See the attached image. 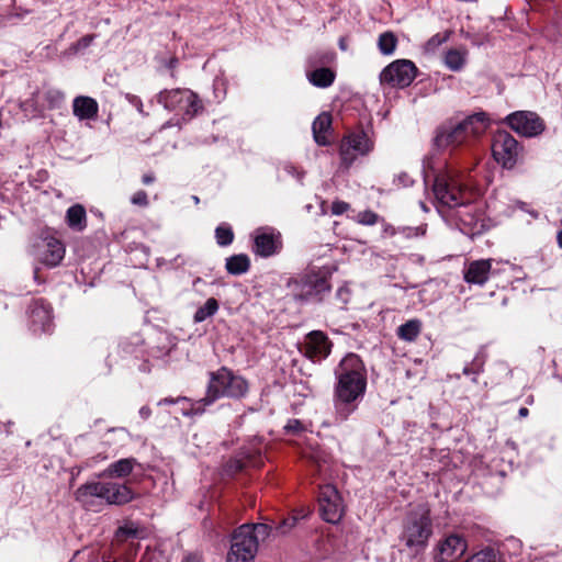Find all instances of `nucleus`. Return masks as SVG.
<instances>
[{"instance_id":"obj_33","label":"nucleus","mask_w":562,"mask_h":562,"mask_svg":"<svg viewBox=\"0 0 562 562\" xmlns=\"http://www.w3.org/2000/svg\"><path fill=\"white\" fill-rule=\"evenodd\" d=\"M467 562H502L497 553L494 549L486 548L483 549L475 554H473L471 558L467 560Z\"/></svg>"},{"instance_id":"obj_36","label":"nucleus","mask_w":562,"mask_h":562,"mask_svg":"<svg viewBox=\"0 0 562 562\" xmlns=\"http://www.w3.org/2000/svg\"><path fill=\"white\" fill-rule=\"evenodd\" d=\"M356 221L362 225H374L379 221V215L372 211H362L357 215Z\"/></svg>"},{"instance_id":"obj_18","label":"nucleus","mask_w":562,"mask_h":562,"mask_svg":"<svg viewBox=\"0 0 562 562\" xmlns=\"http://www.w3.org/2000/svg\"><path fill=\"white\" fill-rule=\"evenodd\" d=\"M465 550V540L458 535H450L439 546V562H453L461 558Z\"/></svg>"},{"instance_id":"obj_27","label":"nucleus","mask_w":562,"mask_h":562,"mask_svg":"<svg viewBox=\"0 0 562 562\" xmlns=\"http://www.w3.org/2000/svg\"><path fill=\"white\" fill-rule=\"evenodd\" d=\"M225 268L234 276L246 273L250 268L249 257L245 254L234 255L226 259Z\"/></svg>"},{"instance_id":"obj_53","label":"nucleus","mask_w":562,"mask_h":562,"mask_svg":"<svg viewBox=\"0 0 562 562\" xmlns=\"http://www.w3.org/2000/svg\"><path fill=\"white\" fill-rule=\"evenodd\" d=\"M177 63H178V59H177V58H172V59L170 60L169 67H170V68L176 67Z\"/></svg>"},{"instance_id":"obj_52","label":"nucleus","mask_w":562,"mask_h":562,"mask_svg":"<svg viewBox=\"0 0 562 562\" xmlns=\"http://www.w3.org/2000/svg\"><path fill=\"white\" fill-rule=\"evenodd\" d=\"M557 243L560 248H562V229L558 232L557 234Z\"/></svg>"},{"instance_id":"obj_3","label":"nucleus","mask_w":562,"mask_h":562,"mask_svg":"<svg viewBox=\"0 0 562 562\" xmlns=\"http://www.w3.org/2000/svg\"><path fill=\"white\" fill-rule=\"evenodd\" d=\"M249 390L248 382L232 370L222 367L210 373L206 395L202 400L204 405H210L221 397L241 398Z\"/></svg>"},{"instance_id":"obj_20","label":"nucleus","mask_w":562,"mask_h":562,"mask_svg":"<svg viewBox=\"0 0 562 562\" xmlns=\"http://www.w3.org/2000/svg\"><path fill=\"white\" fill-rule=\"evenodd\" d=\"M98 103L90 97H77L72 103L74 115L79 120H92L98 115Z\"/></svg>"},{"instance_id":"obj_22","label":"nucleus","mask_w":562,"mask_h":562,"mask_svg":"<svg viewBox=\"0 0 562 562\" xmlns=\"http://www.w3.org/2000/svg\"><path fill=\"white\" fill-rule=\"evenodd\" d=\"M67 225L77 232H82L87 227V214L81 204H75L67 210Z\"/></svg>"},{"instance_id":"obj_16","label":"nucleus","mask_w":562,"mask_h":562,"mask_svg":"<svg viewBox=\"0 0 562 562\" xmlns=\"http://www.w3.org/2000/svg\"><path fill=\"white\" fill-rule=\"evenodd\" d=\"M331 351V342L328 337L319 330L310 333L304 342V355L312 361H322Z\"/></svg>"},{"instance_id":"obj_43","label":"nucleus","mask_w":562,"mask_h":562,"mask_svg":"<svg viewBox=\"0 0 562 562\" xmlns=\"http://www.w3.org/2000/svg\"><path fill=\"white\" fill-rule=\"evenodd\" d=\"M93 38H94L93 35H86L78 41V46L86 48L92 43Z\"/></svg>"},{"instance_id":"obj_45","label":"nucleus","mask_w":562,"mask_h":562,"mask_svg":"<svg viewBox=\"0 0 562 562\" xmlns=\"http://www.w3.org/2000/svg\"><path fill=\"white\" fill-rule=\"evenodd\" d=\"M151 414V409L148 406H143L139 409V415L143 419H147Z\"/></svg>"},{"instance_id":"obj_4","label":"nucleus","mask_w":562,"mask_h":562,"mask_svg":"<svg viewBox=\"0 0 562 562\" xmlns=\"http://www.w3.org/2000/svg\"><path fill=\"white\" fill-rule=\"evenodd\" d=\"M432 191L437 202L442 206L452 209L469 202L461 173L453 168H446L436 175Z\"/></svg>"},{"instance_id":"obj_14","label":"nucleus","mask_w":562,"mask_h":562,"mask_svg":"<svg viewBox=\"0 0 562 562\" xmlns=\"http://www.w3.org/2000/svg\"><path fill=\"white\" fill-rule=\"evenodd\" d=\"M319 512L323 519L330 524H337L344 515V505L337 488L330 484L321 487Z\"/></svg>"},{"instance_id":"obj_55","label":"nucleus","mask_w":562,"mask_h":562,"mask_svg":"<svg viewBox=\"0 0 562 562\" xmlns=\"http://www.w3.org/2000/svg\"><path fill=\"white\" fill-rule=\"evenodd\" d=\"M307 513H302L301 518L305 517Z\"/></svg>"},{"instance_id":"obj_2","label":"nucleus","mask_w":562,"mask_h":562,"mask_svg":"<svg viewBox=\"0 0 562 562\" xmlns=\"http://www.w3.org/2000/svg\"><path fill=\"white\" fill-rule=\"evenodd\" d=\"M488 125L490 121L483 112L472 114L457 124L442 125L435 136V146L439 149L457 148L467 144L472 137L484 134Z\"/></svg>"},{"instance_id":"obj_51","label":"nucleus","mask_w":562,"mask_h":562,"mask_svg":"<svg viewBox=\"0 0 562 562\" xmlns=\"http://www.w3.org/2000/svg\"><path fill=\"white\" fill-rule=\"evenodd\" d=\"M518 414H519V416H520V417H526V416H528L529 411H528V408H526V407H521V408L519 409Z\"/></svg>"},{"instance_id":"obj_26","label":"nucleus","mask_w":562,"mask_h":562,"mask_svg":"<svg viewBox=\"0 0 562 562\" xmlns=\"http://www.w3.org/2000/svg\"><path fill=\"white\" fill-rule=\"evenodd\" d=\"M135 498V493L126 485L113 482L109 505H124Z\"/></svg>"},{"instance_id":"obj_47","label":"nucleus","mask_w":562,"mask_h":562,"mask_svg":"<svg viewBox=\"0 0 562 562\" xmlns=\"http://www.w3.org/2000/svg\"><path fill=\"white\" fill-rule=\"evenodd\" d=\"M463 374H465V375H470V374L477 375V373L475 372L474 368H472L470 364H467L463 368Z\"/></svg>"},{"instance_id":"obj_5","label":"nucleus","mask_w":562,"mask_h":562,"mask_svg":"<svg viewBox=\"0 0 562 562\" xmlns=\"http://www.w3.org/2000/svg\"><path fill=\"white\" fill-rule=\"evenodd\" d=\"M429 510L419 506L412 510L406 518L402 540L409 548H423L431 535Z\"/></svg>"},{"instance_id":"obj_8","label":"nucleus","mask_w":562,"mask_h":562,"mask_svg":"<svg viewBox=\"0 0 562 562\" xmlns=\"http://www.w3.org/2000/svg\"><path fill=\"white\" fill-rule=\"evenodd\" d=\"M288 288L296 301L305 302L329 291L330 286L325 277L312 272L289 280Z\"/></svg>"},{"instance_id":"obj_46","label":"nucleus","mask_w":562,"mask_h":562,"mask_svg":"<svg viewBox=\"0 0 562 562\" xmlns=\"http://www.w3.org/2000/svg\"><path fill=\"white\" fill-rule=\"evenodd\" d=\"M181 398H178V400H175V398H171V397H166V398H162L158 402V405H164V404H175L177 403L178 401H180Z\"/></svg>"},{"instance_id":"obj_10","label":"nucleus","mask_w":562,"mask_h":562,"mask_svg":"<svg viewBox=\"0 0 562 562\" xmlns=\"http://www.w3.org/2000/svg\"><path fill=\"white\" fill-rule=\"evenodd\" d=\"M522 147L515 137L505 131L494 135L492 153L494 159L506 169H512L521 156Z\"/></svg>"},{"instance_id":"obj_1","label":"nucleus","mask_w":562,"mask_h":562,"mask_svg":"<svg viewBox=\"0 0 562 562\" xmlns=\"http://www.w3.org/2000/svg\"><path fill=\"white\" fill-rule=\"evenodd\" d=\"M335 409L337 423H342L356 411V402L364 395L367 372L356 353H348L335 369Z\"/></svg>"},{"instance_id":"obj_44","label":"nucleus","mask_w":562,"mask_h":562,"mask_svg":"<svg viewBox=\"0 0 562 562\" xmlns=\"http://www.w3.org/2000/svg\"><path fill=\"white\" fill-rule=\"evenodd\" d=\"M155 175L154 173H146L142 178V182L146 186L151 184L155 181Z\"/></svg>"},{"instance_id":"obj_9","label":"nucleus","mask_w":562,"mask_h":562,"mask_svg":"<svg viewBox=\"0 0 562 562\" xmlns=\"http://www.w3.org/2000/svg\"><path fill=\"white\" fill-rule=\"evenodd\" d=\"M374 142L363 131L352 132L346 135L340 143L339 156L341 165L349 168L358 156H366L372 151Z\"/></svg>"},{"instance_id":"obj_48","label":"nucleus","mask_w":562,"mask_h":562,"mask_svg":"<svg viewBox=\"0 0 562 562\" xmlns=\"http://www.w3.org/2000/svg\"><path fill=\"white\" fill-rule=\"evenodd\" d=\"M182 562H202V560L200 557L191 554L186 557Z\"/></svg>"},{"instance_id":"obj_34","label":"nucleus","mask_w":562,"mask_h":562,"mask_svg":"<svg viewBox=\"0 0 562 562\" xmlns=\"http://www.w3.org/2000/svg\"><path fill=\"white\" fill-rule=\"evenodd\" d=\"M449 36L450 32L448 31L435 34L426 42L424 46L425 50L427 53H434L439 46L448 41Z\"/></svg>"},{"instance_id":"obj_11","label":"nucleus","mask_w":562,"mask_h":562,"mask_svg":"<svg viewBox=\"0 0 562 562\" xmlns=\"http://www.w3.org/2000/svg\"><path fill=\"white\" fill-rule=\"evenodd\" d=\"M417 68L408 59H397L386 66L380 74L382 85L404 88L411 85L416 77Z\"/></svg>"},{"instance_id":"obj_37","label":"nucleus","mask_w":562,"mask_h":562,"mask_svg":"<svg viewBox=\"0 0 562 562\" xmlns=\"http://www.w3.org/2000/svg\"><path fill=\"white\" fill-rule=\"evenodd\" d=\"M131 202L134 205L143 206V207H145L149 204L147 193L143 190L135 192L131 198Z\"/></svg>"},{"instance_id":"obj_49","label":"nucleus","mask_w":562,"mask_h":562,"mask_svg":"<svg viewBox=\"0 0 562 562\" xmlns=\"http://www.w3.org/2000/svg\"><path fill=\"white\" fill-rule=\"evenodd\" d=\"M402 181L404 187H407L413 183L412 178L407 173H403Z\"/></svg>"},{"instance_id":"obj_7","label":"nucleus","mask_w":562,"mask_h":562,"mask_svg":"<svg viewBox=\"0 0 562 562\" xmlns=\"http://www.w3.org/2000/svg\"><path fill=\"white\" fill-rule=\"evenodd\" d=\"M158 102L166 109L181 112L189 117L202 110L201 100L189 89L164 90L158 94Z\"/></svg>"},{"instance_id":"obj_54","label":"nucleus","mask_w":562,"mask_h":562,"mask_svg":"<svg viewBox=\"0 0 562 562\" xmlns=\"http://www.w3.org/2000/svg\"><path fill=\"white\" fill-rule=\"evenodd\" d=\"M340 47H341L342 49H346V47H345V43H344L342 41H340Z\"/></svg>"},{"instance_id":"obj_32","label":"nucleus","mask_w":562,"mask_h":562,"mask_svg":"<svg viewBox=\"0 0 562 562\" xmlns=\"http://www.w3.org/2000/svg\"><path fill=\"white\" fill-rule=\"evenodd\" d=\"M215 238L220 246H228L234 240L233 229L227 224H222L215 229Z\"/></svg>"},{"instance_id":"obj_15","label":"nucleus","mask_w":562,"mask_h":562,"mask_svg":"<svg viewBox=\"0 0 562 562\" xmlns=\"http://www.w3.org/2000/svg\"><path fill=\"white\" fill-rule=\"evenodd\" d=\"M66 248L61 240L46 236L35 245L36 258L47 267L58 266L65 257Z\"/></svg>"},{"instance_id":"obj_21","label":"nucleus","mask_w":562,"mask_h":562,"mask_svg":"<svg viewBox=\"0 0 562 562\" xmlns=\"http://www.w3.org/2000/svg\"><path fill=\"white\" fill-rule=\"evenodd\" d=\"M331 128V115L327 112L321 113L313 122L312 130L315 142L321 146L329 144L327 134Z\"/></svg>"},{"instance_id":"obj_17","label":"nucleus","mask_w":562,"mask_h":562,"mask_svg":"<svg viewBox=\"0 0 562 562\" xmlns=\"http://www.w3.org/2000/svg\"><path fill=\"white\" fill-rule=\"evenodd\" d=\"M282 243L280 235L265 228L257 229L254 236L252 251L263 258L280 251Z\"/></svg>"},{"instance_id":"obj_29","label":"nucleus","mask_w":562,"mask_h":562,"mask_svg":"<svg viewBox=\"0 0 562 562\" xmlns=\"http://www.w3.org/2000/svg\"><path fill=\"white\" fill-rule=\"evenodd\" d=\"M422 331V322L419 319H411L401 325L397 330V337L405 341H414Z\"/></svg>"},{"instance_id":"obj_13","label":"nucleus","mask_w":562,"mask_h":562,"mask_svg":"<svg viewBox=\"0 0 562 562\" xmlns=\"http://www.w3.org/2000/svg\"><path fill=\"white\" fill-rule=\"evenodd\" d=\"M506 123L512 130L525 137H536L546 128L543 120L531 111L514 112L506 117Z\"/></svg>"},{"instance_id":"obj_42","label":"nucleus","mask_w":562,"mask_h":562,"mask_svg":"<svg viewBox=\"0 0 562 562\" xmlns=\"http://www.w3.org/2000/svg\"><path fill=\"white\" fill-rule=\"evenodd\" d=\"M250 527L254 530V535L256 537L257 535L267 536L269 533V526L265 524L250 525Z\"/></svg>"},{"instance_id":"obj_41","label":"nucleus","mask_w":562,"mask_h":562,"mask_svg":"<svg viewBox=\"0 0 562 562\" xmlns=\"http://www.w3.org/2000/svg\"><path fill=\"white\" fill-rule=\"evenodd\" d=\"M484 363H485L484 355L483 353H477L474 357V359L472 360V362L470 363V366L472 368H474L475 372L479 374L483 370Z\"/></svg>"},{"instance_id":"obj_35","label":"nucleus","mask_w":562,"mask_h":562,"mask_svg":"<svg viewBox=\"0 0 562 562\" xmlns=\"http://www.w3.org/2000/svg\"><path fill=\"white\" fill-rule=\"evenodd\" d=\"M45 99L50 108H59L65 100V94L59 90H48L45 93Z\"/></svg>"},{"instance_id":"obj_12","label":"nucleus","mask_w":562,"mask_h":562,"mask_svg":"<svg viewBox=\"0 0 562 562\" xmlns=\"http://www.w3.org/2000/svg\"><path fill=\"white\" fill-rule=\"evenodd\" d=\"M113 482H88L75 491V499L88 510H94L98 499L110 503Z\"/></svg>"},{"instance_id":"obj_31","label":"nucleus","mask_w":562,"mask_h":562,"mask_svg":"<svg viewBox=\"0 0 562 562\" xmlns=\"http://www.w3.org/2000/svg\"><path fill=\"white\" fill-rule=\"evenodd\" d=\"M218 310V303L214 297L207 299L205 304L196 310L194 314V322L201 323L205 321L207 317L214 315Z\"/></svg>"},{"instance_id":"obj_50","label":"nucleus","mask_w":562,"mask_h":562,"mask_svg":"<svg viewBox=\"0 0 562 562\" xmlns=\"http://www.w3.org/2000/svg\"><path fill=\"white\" fill-rule=\"evenodd\" d=\"M119 533L134 535V533H135V531H134V530H132V529L123 528V527H122V528H120V529H119Z\"/></svg>"},{"instance_id":"obj_28","label":"nucleus","mask_w":562,"mask_h":562,"mask_svg":"<svg viewBox=\"0 0 562 562\" xmlns=\"http://www.w3.org/2000/svg\"><path fill=\"white\" fill-rule=\"evenodd\" d=\"M310 82L319 88L329 87L335 80V72L329 68H318L307 75Z\"/></svg>"},{"instance_id":"obj_39","label":"nucleus","mask_w":562,"mask_h":562,"mask_svg":"<svg viewBox=\"0 0 562 562\" xmlns=\"http://www.w3.org/2000/svg\"><path fill=\"white\" fill-rule=\"evenodd\" d=\"M350 207V205L347 203V202H344V201H335L333 202L331 204V213L334 215H341L344 214L346 211H348Z\"/></svg>"},{"instance_id":"obj_30","label":"nucleus","mask_w":562,"mask_h":562,"mask_svg":"<svg viewBox=\"0 0 562 562\" xmlns=\"http://www.w3.org/2000/svg\"><path fill=\"white\" fill-rule=\"evenodd\" d=\"M397 45V37L393 32H384L378 38V47L381 54L392 55Z\"/></svg>"},{"instance_id":"obj_19","label":"nucleus","mask_w":562,"mask_h":562,"mask_svg":"<svg viewBox=\"0 0 562 562\" xmlns=\"http://www.w3.org/2000/svg\"><path fill=\"white\" fill-rule=\"evenodd\" d=\"M491 268V259H480L471 261L464 271L465 282L479 285L485 284L486 281L488 280Z\"/></svg>"},{"instance_id":"obj_6","label":"nucleus","mask_w":562,"mask_h":562,"mask_svg":"<svg viewBox=\"0 0 562 562\" xmlns=\"http://www.w3.org/2000/svg\"><path fill=\"white\" fill-rule=\"evenodd\" d=\"M258 551V538L250 525H243L232 536L226 562H252Z\"/></svg>"},{"instance_id":"obj_38","label":"nucleus","mask_w":562,"mask_h":562,"mask_svg":"<svg viewBox=\"0 0 562 562\" xmlns=\"http://www.w3.org/2000/svg\"><path fill=\"white\" fill-rule=\"evenodd\" d=\"M284 429L286 432L300 434L304 430V425L299 419H290Z\"/></svg>"},{"instance_id":"obj_40","label":"nucleus","mask_w":562,"mask_h":562,"mask_svg":"<svg viewBox=\"0 0 562 562\" xmlns=\"http://www.w3.org/2000/svg\"><path fill=\"white\" fill-rule=\"evenodd\" d=\"M297 519H299L297 516H292V517L285 518L279 525L278 529L280 530V532L284 533L295 526Z\"/></svg>"},{"instance_id":"obj_23","label":"nucleus","mask_w":562,"mask_h":562,"mask_svg":"<svg viewBox=\"0 0 562 562\" xmlns=\"http://www.w3.org/2000/svg\"><path fill=\"white\" fill-rule=\"evenodd\" d=\"M135 463H136V461L133 458L121 459L116 462L111 463L103 471L102 476L119 477V479L125 477L130 473H132Z\"/></svg>"},{"instance_id":"obj_24","label":"nucleus","mask_w":562,"mask_h":562,"mask_svg":"<svg viewBox=\"0 0 562 562\" xmlns=\"http://www.w3.org/2000/svg\"><path fill=\"white\" fill-rule=\"evenodd\" d=\"M468 58V50L465 48H451L447 50L443 57L445 65L452 71H460Z\"/></svg>"},{"instance_id":"obj_25","label":"nucleus","mask_w":562,"mask_h":562,"mask_svg":"<svg viewBox=\"0 0 562 562\" xmlns=\"http://www.w3.org/2000/svg\"><path fill=\"white\" fill-rule=\"evenodd\" d=\"M32 324L41 325L42 331H47L50 328L52 315L50 310L44 304L35 303L31 311Z\"/></svg>"}]
</instances>
